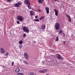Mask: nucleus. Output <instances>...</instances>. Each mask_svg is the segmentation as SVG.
Returning a JSON list of instances; mask_svg holds the SVG:
<instances>
[{
  "label": "nucleus",
  "instance_id": "obj_43",
  "mask_svg": "<svg viewBox=\"0 0 75 75\" xmlns=\"http://www.w3.org/2000/svg\"><path fill=\"white\" fill-rule=\"evenodd\" d=\"M68 75H70V74H68Z\"/></svg>",
  "mask_w": 75,
  "mask_h": 75
},
{
  "label": "nucleus",
  "instance_id": "obj_26",
  "mask_svg": "<svg viewBox=\"0 0 75 75\" xmlns=\"http://www.w3.org/2000/svg\"><path fill=\"white\" fill-rule=\"evenodd\" d=\"M66 17H67L68 18L69 17H70V16H69V15H68V14H67L66 15Z\"/></svg>",
  "mask_w": 75,
  "mask_h": 75
},
{
  "label": "nucleus",
  "instance_id": "obj_6",
  "mask_svg": "<svg viewBox=\"0 0 75 75\" xmlns=\"http://www.w3.org/2000/svg\"><path fill=\"white\" fill-rule=\"evenodd\" d=\"M0 52L2 53V54H4L6 52V51L4 50V49L3 48H1L0 49Z\"/></svg>",
  "mask_w": 75,
  "mask_h": 75
},
{
  "label": "nucleus",
  "instance_id": "obj_12",
  "mask_svg": "<svg viewBox=\"0 0 75 75\" xmlns=\"http://www.w3.org/2000/svg\"><path fill=\"white\" fill-rule=\"evenodd\" d=\"M43 1L44 0H38V2L40 4H42Z\"/></svg>",
  "mask_w": 75,
  "mask_h": 75
},
{
  "label": "nucleus",
  "instance_id": "obj_40",
  "mask_svg": "<svg viewBox=\"0 0 75 75\" xmlns=\"http://www.w3.org/2000/svg\"><path fill=\"white\" fill-rule=\"evenodd\" d=\"M55 1H57V0H54Z\"/></svg>",
  "mask_w": 75,
  "mask_h": 75
},
{
  "label": "nucleus",
  "instance_id": "obj_2",
  "mask_svg": "<svg viewBox=\"0 0 75 75\" xmlns=\"http://www.w3.org/2000/svg\"><path fill=\"white\" fill-rule=\"evenodd\" d=\"M17 19L18 20H19L20 21H24V18L21 16H18L17 17Z\"/></svg>",
  "mask_w": 75,
  "mask_h": 75
},
{
  "label": "nucleus",
  "instance_id": "obj_19",
  "mask_svg": "<svg viewBox=\"0 0 75 75\" xmlns=\"http://www.w3.org/2000/svg\"><path fill=\"white\" fill-rule=\"evenodd\" d=\"M54 11H55V13H58V11L57 10V9H55L54 10Z\"/></svg>",
  "mask_w": 75,
  "mask_h": 75
},
{
  "label": "nucleus",
  "instance_id": "obj_16",
  "mask_svg": "<svg viewBox=\"0 0 75 75\" xmlns=\"http://www.w3.org/2000/svg\"><path fill=\"white\" fill-rule=\"evenodd\" d=\"M28 8H29V9H31V6H30V4L28 5Z\"/></svg>",
  "mask_w": 75,
  "mask_h": 75
},
{
  "label": "nucleus",
  "instance_id": "obj_14",
  "mask_svg": "<svg viewBox=\"0 0 75 75\" xmlns=\"http://www.w3.org/2000/svg\"><path fill=\"white\" fill-rule=\"evenodd\" d=\"M35 21H37V22H39L40 20L38 18H37L34 20Z\"/></svg>",
  "mask_w": 75,
  "mask_h": 75
},
{
  "label": "nucleus",
  "instance_id": "obj_38",
  "mask_svg": "<svg viewBox=\"0 0 75 75\" xmlns=\"http://www.w3.org/2000/svg\"><path fill=\"white\" fill-rule=\"evenodd\" d=\"M42 19L41 18H41H40V20H42Z\"/></svg>",
  "mask_w": 75,
  "mask_h": 75
},
{
  "label": "nucleus",
  "instance_id": "obj_18",
  "mask_svg": "<svg viewBox=\"0 0 75 75\" xmlns=\"http://www.w3.org/2000/svg\"><path fill=\"white\" fill-rule=\"evenodd\" d=\"M39 72L40 73H44L45 72V71L44 70H41L39 71Z\"/></svg>",
  "mask_w": 75,
  "mask_h": 75
},
{
  "label": "nucleus",
  "instance_id": "obj_27",
  "mask_svg": "<svg viewBox=\"0 0 75 75\" xmlns=\"http://www.w3.org/2000/svg\"><path fill=\"white\" fill-rule=\"evenodd\" d=\"M26 34H25L24 35H23V37H26Z\"/></svg>",
  "mask_w": 75,
  "mask_h": 75
},
{
  "label": "nucleus",
  "instance_id": "obj_42",
  "mask_svg": "<svg viewBox=\"0 0 75 75\" xmlns=\"http://www.w3.org/2000/svg\"><path fill=\"white\" fill-rule=\"evenodd\" d=\"M34 42H35V43H36L35 41H34Z\"/></svg>",
  "mask_w": 75,
  "mask_h": 75
},
{
  "label": "nucleus",
  "instance_id": "obj_32",
  "mask_svg": "<svg viewBox=\"0 0 75 75\" xmlns=\"http://www.w3.org/2000/svg\"><path fill=\"white\" fill-rule=\"evenodd\" d=\"M63 35L64 37H65V34H64V33H63Z\"/></svg>",
  "mask_w": 75,
  "mask_h": 75
},
{
  "label": "nucleus",
  "instance_id": "obj_33",
  "mask_svg": "<svg viewBox=\"0 0 75 75\" xmlns=\"http://www.w3.org/2000/svg\"><path fill=\"white\" fill-rule=\"evenodd\" d=\"M33 75H37V74L35 73H33Z\"/></svg>",
  "mask_w": 75,
  "mask_h": 75
},
{
  "label": "nucleus",
  "instance_id": "obj_24",
  "mask_svg": "<svg viewBox=\"0 0 75 75\" xmlns=\"http://www.w3.org/2000/svg\"><path fill=\"white\" fill-rule=\"evenodd\" d=\"M19 47L20 48H22L23 47V45H19Z\"/></svg>",
  "mask_w": 75,
  "mask_h": 75
},
{
  "label": "nucleus",
  "instance_id": "obj_10",
  "mask_svg": "<svg viewBox=\"0 0 75 75\" xmlns=\"http://www.w3.org/2000/svg\"><path fill=\"white\" fill-rule=\"evenodd\" d=\"M15 72L16 73H18L20 72V69L18 67H17L15 70Z\"/></svg>",
  "mask_w": 75,
  "mask_h": 75
},
{
  "label": "nucleus",
  "instance_id": "obj_37",
  "mask_svg": "<svg viewBox=\"0 0 75 75\" xmlns=\"http://www.w3.org/2000/svg\"><path fill=\"white\" fill-rule=\"evenodd\" d=\"M35 18H38V17L37 16H35Z\"/></svg>",
  "mask_w": 75,
  "mask_h": 75
},
{
  "label": "nucleus",
  "instance_id": "obj_45",
  "mask_svg": "<svg viewBox=\"0 0 75 75\" xmlns=\"http://www.w3.org/2000/svg\"><path fill=\"white\" fill-rule=\"evenodd\" d=\"M44 20H43V21Z\"/></svg>",
  "mask_w": 75,
  "mask_h": 75
},
{
  "label": "nucleus",
  "instance_id": "obj_36",
  "mask_svg": "<svg viewBox=\"0 0 75 75\" xmlns=\"http://www.w3.org/2000/svg\"><path fill=\"white\" fill-rule=\"evenodd\" d=\"M63 43L64 44H65V42H63Z\"/></svg>",
  "mask_w": 75,
  "mask_h": 75
},
{
  "label": "nucleus",
  "instance_id": "obj_3",
  "mask_svg": "<svg viewBox=\"0 0 75 75\" xmlns=\"http://www.w3.org/2000/svg\"><path fill=\"white\" fill-rule=\"evenodd\" d=\"M23 30L25 33H29V29L27 27H24L22 28Z\"/></svg>",
  "mask_w": 75,
  "mask_h": 75
},
{
  "label": "nucleus",
  "instance_id": "obj_11",
  "mask_svg": "<svg viewBox=\"0 0 75 75\" xmlns=\"http://www.w3.org/2000/svg\"><path fill=\"white\" fill-rule=\"evenodd\" d=\"M45 10H46V12L47 13V14H49V8H48V7H46L45 8Z\"/></svg>",
  "mask_w": 75,
  "mask_h": 75
},
{
  "label": "nucleus",
  "instance_id": "obj_17",
  "mask_svg": "<svg viewBox=\"0 0 75 75\" xmlns=\"http://www.w3.org/2000/svg\"><path fill=\"white\" fill-rule=\"evenodd\" d=\"M56 41H59V38H58V36H57L56 38Z\"/></svg>",
  "mask_w": 75,
  "mask_h": 75
},
{
  "label": "nucleus",
  "instance_id": "obj_41",
  "mask_svg": "<svg viewBox=\"0 0 75 75\" xmlns=\"http://www.w3.org/2000/svg\"><path fill=\"white\" fill-rule=\"evenodd\" d=\"M20 61H21H21H22L21 60H20Z\"/></svg>",
  "mask_w": 75,
  "mask_h": 75
},
{
  "label": "nucleus",
  "instance_id": "obj_9",
  "mask_svg": "<svg viewBox=\"0 0 75 75\" xmlns=\"http://www.w3.org/2000/svg\"><path fill=\"white\" fill-rule=\"evenodd\" d=\"M25 3L26 4H28L29 5V4H30V1L28 0H25Z\"/></svg>",
  "mask_w": 75,
  "mask_h": 75
},
{
  "label": "nucleus",
  "instance_id": "obj_13",
  "mask_svg": "<svg viewBox=\"0 0 75 75\" xmlns=\"http://www.w3.org/2000/svg\"><path fill=\"white\" fill-rule=\"evenodd\" d=\"M23 41L21 40L19 42V44H20V45H21L22 44H23Z\"/></svg>",
  "mask_w": 75,
  "mask_h": 75
},
{
  "label": "nucleus",
  "instance_id": "obj_29",
  "mask_svg": "<svg viewBox=\"0 0 75 75\" xmlns=\"http://www.w3.org/2000/svg\"><path fill=\"white\" fill-rule=\"evenodd\" d=\"M16 22L17 23V24H20V22L19 21H17Z\"/></svg>",
  "mask_w": 75,
  "mask_h": 75
},
{
  "label": "nucleus",
  "instance_id": "obj_28",
  "mask_svg": "<svg viewBox=\"0 0 75 75\" xmlns=\"http://www.w3.org/2000/svg\"><path fill=\"white\" fill-rule=\"evenodd\" d=\"M7 0V1H8V2H9V3L11 1V0Z\"/></svg>",
  "mask_w": 75,
  "mask_h": 75
},
{
  "label": "nucleus",
  "instance_id": "obj_1",
  "mask_svg": "<svg viewBox=\"0 0 75 75\" xmlns=\"http://www.w3.org/2000/svg\"><path fill=\"white\" fill-rule=\"evenodd\" d=\"M60 28V25L58 23H57L55 24L54 29L55 30H58Z\"/></svg>",
  "mask_w": 75,
  "mask_h": 75
},
{
  "label": "nucleus",
  "instance_id": "obj_5",
  "mask_svg": "<svg viewBox=\"0 0 75 75\" xmlns=\"http://www.w3.org/2000/svg\"><path fill=\"white\" fill-rule=\"evenodd\" d=\"M24 56V57L25 59H28V58H29V57H28V56L27 54L26 53H24L23 54Z\"/></svg>",
  "mask_w": 75,
  "mask_h": 75
},
{
  "label": "nucleus",
  "instance_id": "obj_35",
  "mask_svg": "<svg viewBox=\"0 0 75 75\" xmlns=\"http://www.w3.org/2000/svg\"><path fill=\"white\" fill-rule=\"evenodd\" d=\"M41 18L42 19H43V18H44V16H42L41 17Z\"/></svg>",
  "mask_w": 75,
  "mask_h": 75
},
{
  "label": "nucleus",
  "instance_id": "obj_7",
  "mask_svg": "<svg viewBox=\"0 0 75 75\" xmlns=\"http://www.w3.org/2000/svg\"><path fill=\"white\" fill-rule=\"evenodd\" d=\"M45 25L44 24L42 25H41V29L42 30H45Z\"/></svg>",
  "mask_w": 75,
  "mask_h": 75
},
{
  "label": "nucleus",
  "instance_id": "obj_4",
  "mask_svg": "<svg viewBox=\"0 0 75 75\" xmlns=\"http://www.w3.org/2000/svg\"><path fill=\"white\" fill-rule=\"evenodd\" d=\"M57 58L58 59H61V60H63V58L62 57L61 55L59 54H57L56 55Z\"/></svg>",
  "mask_w": 75,
  "mask_h": 75
},
{
  "label": "nucleus",
  "instance_id": "obj_20",
  "mask_svg": "<svg viewBox=\"0 0 75 75\" xmlns=\"http://www.w3.org/2000/svg\"><path fill=\"white\" fill-rule=\"evenodd\" d=\"M59 33L60 34H62L63 33V32L62 30H60L59 32Z\"/></svg>",
  "mask_w": 75,
  "mask_h": 75
},
{
  "label": "nucleus",
  "instance_id": "obj_22",
  "mask_svg": "<svg viewBox=\"0 0 75 75\" xmlns=\"http://www.w3.org/2000/svg\"><path fill=\"white\" fill-rule=\"evenodd\" d=\"M29 75H33V73L30 72L29 74Z\"/></svg>",
  "mask_w": 75,
  "mask_h": 75
},
{
  "label": "nucleus",
  "instance_id": "obj_44",
  "mask_svg": "<svg viewBox=\"0 0 75 75\" xmlns=\"http://www.w3.org/2000/svg\"><path fill=\"white\" fill-rule=\"evenodd\" d=\"M45 70H46V71H47V70H46V69H45Z\"/></svg>",
  "mask_w": 75,
  "mask_h": 75
},
{
  "label": "nucleus",
  "instance_id": "obj_31",
  "mask_svg": "<svg viewBox=\"0 0 75 75\" xmlns=\"http://www.w3.org/2000/svg\"><path fill=\"white\" fill-rule=\"evenodd\" d=\"M30 13L31 16H33V13L30 12Z\"/></svg>",
  "mask_w": 75,
  "mask_h": 75
},
{
  "label": "nucleus",
  "instance_id": "obj_30",
  "mask_svg": "<svg viewBox=\"0 0 75 75\" xmlns=\"http://www.w3.org/2000/svg\"><path fill=\"white\" fill-rule=\"evenodd\" d=\"M58 13H55V15H56V16H58Z\"/></svg>",
  "mask_w": 75,
  "mask_h": 75
},
{
  "label": "nucleus",
  "instance_id": "obj_8",
  "mask_svg": "<svg viewBox=\"0 0 75 75\" xmlns=\"http://www.w3.org/2000/svg\"><path fill=\"white\" fill-rule=\"evenodd\" d=\"M21 4V3H18L16 4H15L14 6L15 7H19V6H20Z\"/></svg>",
  "mask_w": 75,
  "mask_h": 75
},
{
  "label": "nucleus",
  "instance_id": "obj_15",
  "mask_svg": "<svg viewBox=\"0 0 75 75\" xmlns=\"http://www.w3.org/2000/svg\"><path fill=\"white\" fill-rule=\"evenodd\" d=\"M68 20L69 22L71 21V16H70L68 18Z\"/></svg>",
  "mask_w": 75,
  "mask_h": 75
},
{
  "label": "nucleus",
  "instance_id": "obj_25",
  "mask_svg": "<svg viewBox=\"0 0 75 75\" xmlns=\"http://www.w3.org/2000/svg\"><path fill=\"white\" fill-rule=\"evenodd\" d=\"M9 54L8 53H6L5 54V56H8V55Z\"/></svg>",
  "mask_w": 75,
  "mask_h": 75
},
{
  "label": "nucleus",
  "instance_id": "obj_39",
  "mask_svg": "<svg viewBox=\"0 0 75 75\" xmlns=\"http://www.w3.org/2000/svg\"><path fill=\"white\" fill-rule=\"evenodd\" d=\"M38 10V11H39V12H40V10L39 9Z\"/></svg>",
  "mask_w": 75,
  "mask_h": 75
},
{
  "label": "nucleus",
  "instance_id": "obj_21",
  "mask_svg": "<svg viewBox=\"0 0 75 75\" xmlns=\"http://www.w3.org/2000/svg\"><path fill=\"white\" fill-rule=\"evenodd\" d=\"M24 63H25V64H26V65H28V63H27V62L26 61H25L24 62Z\"/></svg>",
  "mask_w": 75,
  "mask_h": 75
},
{
  "label": "nucleus",
  "instance_id": "obj_34",
  "mask_svg": "<svg viewBox=\"0 0 75 75\" xmlns=\"http://www.w3.org/2000/svg\"><path fill=\"white\" fill-rule=\"evenodd\" d=\"M14 64V62H12V65H13V64Z\"/></svg>",
  "mask_w": 75,
  "mask_h": 75
},
{
  "label": "nucleus",
  "instance_id": "obj_23",
  "mask_svg": "<svg viewBox=\"0 0 75 75\" xmlns=\"http://www.w3.org/2000/svg\"><path fill=\"white\" fill-rule=\"evenodd\" d=\"M17 75H23V73H18L17 74Z\"/></svg>",
  "mask_w": 75,
  "mask_h": 75
}]
</instances>
